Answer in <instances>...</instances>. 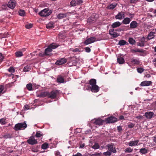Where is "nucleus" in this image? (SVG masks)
Here are the masks:
<instances>
[{"instance_id": "1", "label": "nucleus", "mask_w": 156, "mask_h": 156, "mask_svg": "<svg viewBox=\"0 0 156 156\" xmlns=\"http://www.w3.org/2000/svg\"><path fill=\"white\" fill-rule=\"evenodd\" d=\"M58 45L56 44L52 43L50 44L48 47L45 50L44 54L43 55L39 54V55L42 56H44V54L47 55H49L50 54V53L52 51L53 49H55L58 47Z\"/></svg>"}, {"instance_id": "2", "label": "nucleus", "mask_w": 156, "mask_h": 156, "mask_svg": "<svg viewBox=\"0 0 156 156\" xmlns=\"http://www.w3.org/2000/svg\"><path fill=\"white\" fill-rule=\"evenodd\" d=\"M45 93L48 97L52 99H54L58 95L59 92L58 90H54L50 93L45 92Z\"/></svg>"}, {"instance_id": "3", "label": "nucleus", "mask_w": 156, "mask_h": 156, "mask_svg": "<svg viewBox=\"0 0 156 156\" xmlns=\"http://www.w3.org/2000/svg\"><path fill=\"white\" fill-rule=\"evenodd\" d=\"M25 122L23 123H18L16 124L14 127V129L16 130H19L25 129L27 126V125Z\"/></svg>"}, {"instance_id": "4", "label": "nucleus", "mask_w": 156, "mask_h": 156, "mask_svg": "<svg viewBox=\"0 0 156 156\" xmlns=\"http://www.w3.org/2000/svg\"><path fill=\"white\" fill-rule=\"evenodd\" d=\"M51 13V11L48 8H46L41 10L39 13V15L41 16L45 17L49 16Z\"/></svg>"}, {"instance_id": "5", "label": "nucleus", "mask_w": 156, "mask_h": 156, "mask_svg": "<svg viewBox=\"0 0 156 156\" xmlns=\"http://www.w3.org/2000/svg\"><path fill=\"white\" fill-rule=\"evenodd\" d=\"M105 120L107 123H110L117 122V119L113 116H111L105 119Z\"/></svg>"}, {"instance_id": "6", "label": "nucleus", "mask_w": 156, "mask_h": 156, "mask_svg": "<svg viewBox=\"0 0 156 156\" xmlns=\"http://www.w3.org/2000/svg\"><path fill=\"white\" fill-rule=\"evenodd\" d=\"M27 142L30 145L35 144L37 143V140L35 139L34 136H33L27 140Z\"/></svg>"}, {"instance_id": "7", "label": "nucleus", "mask_w": 156, "mask_h": 156, "mask_svg": "<svg viewBox=\"0 0 156 156\" xmlns=\"http://www.w3.org/2000/svg\"><path fill=\"white\" fill-rule=\"evenodd\" d=\"M87 90L90 89L93 92H98L99 90V87L96 84L91 87H89Z\"/></svg>"}, {"instance_id": "8", "label": "nucleus", "mask_w": 156, "mask_h": 156, "mask_svg": "<svg viewBox=\"0 0 156 156\" xmlns=\"http://www.w3.org/2000/svg\"><path fill=\"white\" fill-rule=\"evenodd\" d=\"M96 41V38L95 37H92L86 39L84 42V44L86 45H87Z\"/></svg>"}, {"instance_id": "9", "label": "nucleus", "mask_w": 156, "mask_h": 156, "mask_svg": "<svg viewBox=\"0 0 156 156\" xmlns=\"http://www.w3.org/2000/svg\"><path fill=\"white\" fill-rule=\"evenodd\" d=\"M82 2L83 1L81 0H73L71 2L70 5L72 6H74L82 3Z\"/></svg>"}, {"instance_id": "10", "label": "nucleus", "mask_w": 156, "mask_h": 156, "mask_svg": "<svg viewBox=\"0 0 156 156\" xmlns=\"http://www.w3.org/2000/svg\"><path fill=\"white\" fill-rule=\"evenodd\" d=\"M125 17V12L121 11L119 12L115 16V18L117 19L122 20Z\"/></svg>"}, {"instance_id": "11", "label": "nucleus", "mask_w": 156, "mask_h": 156, "mask_svg": "<svg viewBox=\"0 0 156 156\" xmlns=\"http://www.w3.org/2000/svg\"><path fill=\"white\" fill-rule=\"evenodd\" d=\"M16 2L15 1H9L7 4V6L10 9H12L15 8L16 5Z\"/></svg>"}, {"instance_id": "12", "label": "nucleus", "mask_w": 156, "mask_h": 156, "mask_svg": "<svg viewBox=\"0 0 156 156\" xmlns=\"http://www.w3.org/2000/svg\"><path fill=\"white\" fill-rule=\"evenodd\" d=\"M96 20L94 14H92L88 19L87 22L91 23H94Z\"/></svg>"}, {"instance_id": "13", "label": "nucleus", "mask_w": 156, "mask_h": 156, "mask_svg": "<svg viewBox=\"0 0 156 156\" xmlns=\"http://www.w3.org/2000/svg\"><path fill=\"white\" fill-rule=\"evenodd\" d=\"M66 59L65 58H62L58 60L55 62L57 65H60L63 64L66 62Z\"/></svg>"}, {"instance_id": "14", "label": "nucleus", "mask_w": 156, "mask_h": 156, "mask_svg": "<svg viewBox=\"0 0 156 156\" xmlns=\"http://www.w3.org/2000/svg\"><path fill=\"white\" fill-rule=\"evenodd\" d=\"M107 146L109 151L111 152L115 153L116 152V150L115 148L113 147V144H108Z\"/></svg>"}, {"instance_id": "15", "label": "nucleus", "mask_w": 156, "mask_h": 156, "mask_svg": "<svg viewBox=\"0 0 156 156\" xmlns=\"http://www.w3.org/2000/svg\"><path fill=\"white\" fill-rule=\"evenodd\" d=\"M152 83V82L150 81H144L140 83V85L142 86H148Z\"/></svg>"}, {"instance_id": "16", "label": "nucleus", "mask_w": 156, "mask_h": 156, "mask_svg": "<svg viewBox=\"0 0 156 156\" xmlns=\"http://www.w3.org/2000/svg\"><path fill=\"white\" fill-rule=\"evenodd\" d=\"M95 120L94 123L97 125L100 126L103 124V121L102 119H95Z\"/></svg>"}, {"instance_id": "17", "label": "nucleus", "mask_w": 156, "mask_h": 156, "mask_svg": "<svg viewBox=\"0 0 156 156\" xmlns=\"http://www.w3.org/2000/svg\"><path fill=\"white\" fill-rule=\"evenodd\" d=\"M154 114L153 112H146L145 114V116L148 119H151L153 116Z\"/></svg>"}, {"instance_id": "18", "label": "nucleus", "mask_w": 156, "mask_h": 156, "mask_svg": "<svg viewBox=\"0 0 156 156\" xmlns=\"http://www.w3.org/2000/svg\"><path fill=\"white\" fill-rule=\"evenodd\" d=\"M138 26L137 23L135 21H132L130 24V28L134 29L136 28Z\"/></svg>"}, {"instance_id": "19", "label": "nucleus", "mask_w": 156, "mask_h": 156, "mask_svg": "<svg viewBox=\"0 0 156 156\" xmlns=\"http://www.w3.org/2000/svg\"><path fill=\"white\" fill-rule=\"evenodd\" d=\"M155 34V33L154 32H151L148 34L147 37V40H150L154 38L155 36L154 35Z\"/></svg>"}, {"instance_id": "20", "label": "nucleus", "mask_w": 156, "mask_h": 156, "mask_svg": "<svg viewBox=\"0 0 156 156\" xmlns=\"http://www.w3.org/2000/svg\"><path fill=\"white\" fill-rule=\"evenodd\" d=\"M131 21V19H130V18L126 17L123 19L122 20V23L124 24H128L130 23Z\"/></svg>"}, {"instance_id": "21", "label": "nucleus", "mask_w": 156, "mask_h": 156, "mask_svg": "<svg viewBox=\"0 0 156 156\" xmlns=\"http://www.w3.org/2000/svg\"><path fill=\"white\" fill-rule=\"evenodd\" d=\"M121 25V23L117 21L113 23L112 25V27L113 28H115L119 27Z\"/></svg>"}, {"instance_id": "22", "label": "nucleus", "mask_w": 156, "mask_h": 156, "mask_svg": "<svg viewBox=\"0 0 156 156\" xmlns=\"http://www.w3.org/2000/svg\"><path fill=\"white\" fill-rule=\"evenodd\" d=\"M139 141V140H136L134 141H130L129 142V145L130 146H135L137 145Z\"/></svg>"}, {"instance_id": "23", "label": "nucleus", "mask_w": 156, "mask_h": 156, "mask_svg": "<svg viewBox=\"0 0 156 156\" xmlns=\"http://www.w3.org/2000/svg\"><path fill=\"white\" fill-rule=\"evenodd\" d=\"M131 62L132 63L136 65H138L140 63V61L139 59L134 58H132L131 59Z\"/></svg>"}, {"instance_id": "24", "label": "nucleus", "mask_w": 156, "mask_h": 156, "mask_svg": "<svg viewBox=\"0 0 156 156\" xmlns=\"http://www.w3.org/2000/svg\"><path fill=\"white\" fill-rule=\"evenodd\" d=\"M91 86L96 84V80L94 79H92L89 81V83Z\"/></svg>"}, {"instance_id": "25", "label": "nucleus", "mask_w": 156, "mask_h": 156, "mask_svg": "<svg viewBox=\"0 0 156 156\" xmlns=\"http://www.w3.org/2000/svg\"><path fill=\"white\" fill-rule=\"evenodd\" d=\"M67 13H60L57 15V17L58 19H61L66 17Z\"/></svg>"}, {"instance_id": "26", "label": "nucleus", "mask_w": 156, "mask_h": 156, "mask_svg": "<svg viewBox=\"0 0 156 156\" xmlns=\"http://www.w3.org/2000/svg\"><path fill=\"white\" fill-rule=\"evenodd\" d=\"M57 81L58 83H64V79L62 76H59L57 78Z\"/></svg>"}, {"instance_id": "27", "label": "nucleus", "mask_w": 156, "mask_h": 156, "mask_svg": "<svg viewBox=\"0 0 156 156\" xmlns=\"http://www.w3.org/2000/svg\"><path fill=\"white\" fill-rule=\"evenodd\" d=\"M31 69V67L30 65H27L25 66L23 69V72H27L30 71Z\"/></svg>"}, {"instance_id": "28", "label": "nucleus", "mask_w": 156, "mask_h": 156, "mask_svg": "<svg viewBox=\"0 0 156 156\" xmlns=\"http://www.w3.org/2000/svg\"><path fill=\"white\" fill-rule=\"evenodd\" d=\"M46 27L48 29L52 28L54 27V23L53 22H49L47 24Z\"/></svg>"}, {"instance_id": "29", "label": "nucleus", "mask_w": 156, "mask_h": 156, "mask_svg": "<svg viewBox=\"0 0 156 156\" xmlns=\"http://www.w3.org/2000/svg\"><path fill=\"white\" fill-rule=\"evenodd\" d=\"M117 4L116 3H113L110 4L108 6V8L110 9H113L116 6Z\"/></svg>"}, {"instance_id": "30", "label": "nucleus", "mask_w": 156, "mask_h": 156, "mask_svg": "<svg viewBox=\"0 0 156 156\" xmlns=\"http://www.w3.org/2000/svg\"><path fill=\"white\" fill-rule=\"evenodd\" d=\"M117 62L119 64H123L124 62V59L122 57H119L117 58Z\"/></svg>"}, {"instance_id": "31", "label": "nucleus", "mask_w": 156, "mask_h": 156, "mask_svg": "<svg viewBox=\"0 0 156 156\" xmlns=\"http://www.w3.org/2000/svg\"><path fill=\"white\" fill-rule=\"evenodd\" d=\"M69 51H72L74 52H79L80 51V50L79 48H76L75 49L70 48L69 49Z\"/></svg>"}, {"instance_id": "32", "label": "nucleus", "mask_w": 156, "mask_h": 156, "mask_svg": "<svg viewBox=\"0 0 156 156\" xmlns=\"http://www.w3.org/2000/svg\"><path fill=\"white\" fill-rule=\"evenodd\" d=\"M140 152L142 154H145L147 153V150L145 148H141L140 150Z\"/></svg>"}, {"instance_id": "33", "label": "nucleus", "mask_w": 156, "mask_h": 156, "mask_svg": "<svg viewBox=\"0 0 156 156\" xmlns=\"http://www.w3.org/2000/svg\"><path fill=\"white\" fill-rule=\"evenodd\" d=\"M126 42L124 40H122L119 41L118 44L121 46L124 45L126 44Z\"/></svg>"}, {"instance_id": "34", "label": "nucleus", "mask_w": 156, "mask_h": 156, "mask_svg": "<svg viewBox=\"0 0 156 156\" xmlns=\"http://www.w3.org/2000/svg\"><path fill=\"white\" fill-rule=\"evenodd\" d=\"M15 55L17 57H20L23 55L22 52L20 51L16 52Z\"/></svg>"}, {"instance_id": "35", "label": "nucleus", "mask_w": 156, "mask_h": 156, "mask_svg": "<svg viewBox=\"0 0 156 156\" xmlns=\"http://www.w3.org/2000/svg\"><path fill=\"white\" fill-rule=\"evenodd\" d=\"M19 15L21 16H24L25 15V12L24 10H20L19 11Z\"/></svg>"}, {"instance_id": "36", "label": "nucleus", "mask_w": 156, "mask_h": 156, "mask_svg": "<svg viewBox=\"0 0 156 156\" xmlns=\"http://www.w3.org/2000/svg\"><path fill=\"white\" fill-rule=\"evenodd\" d=\"M129 43L132 44H133L135 43V41L132 38H129L128 41Z\"/></svg>"}, {"instance_id": "37", "label": "nucleus", "mask_w": 156, "mask_h": 156, "mask_svg": "<svg viewBox=\"0 0 156 156\" xmlns=\"http://www.w3.org/2000/svg\"><path fill=\"white\" fill-rule=\"evenodd\" d=\"M41 132L40 131H37L36 132L35 136L37 137H40L43 136V134L41 133Z\"/></svg>"}, {"instance_id": "38", "label": "nucleus", "mask_w": 156, "mask_h": 156, "mask_svg": "<svg viewBox=\"0 0 156 156\" xmlns=\"http://www.w3.org/2000/svg\"><path fill=\"white\" fill-rule=\"evenodd\" d=\"M133 150L130 147H128L126 148L125 150V152L126 153H130L133 151Z\"/></svg>"}, {"instance_id": "39", "label": "nucleus", "mask_w": 156, "mask_h": 156, "mask_svg": "<svg viewBox=\"0 0 156 156\" xmlns=\"http://www.w3.org/2000/svg\"><path fill=\"white\" fill-rule=\"evenodd\" d=\"M3 137L5 139L11 138L12 137V136L10 134H7L4 136Z\"/></svg>"}, {"instance_id": "40", "label": "nucleus", "mask_w": 156, "mask_h": 156, "mask_svg": "<svg viewBox=\"0 0 156 156\" xmlns=\"http://www.w3.org/2000/svg\"><path fill=\"white\" fill-rule=\"evenodd\" d=\"M26 87L28 90H32V84L31 83L27 84Z\"/></svg>"}, {"instance_id": "41", "label": "nucleus", "mask_w": 156, "mask_h": 156, "mask_svg": "<svg viewBox=\"0 0 156 156\" xmlns=\"http://www.w3.org/2000/svg\"><path fill=\"white\" fill-rule=\"evenodd\" d=\"M99 148V146L98 144L96 143L92 146V148L95 149H96Z\"/></svg>"}, {"instance_id": "42", "label": "nucleus", "mask_w": 156, "mask_h": 156, "mask_svg": "<svg viewBox=\"0 0 156 156\" xmlns=\"http://www.w3.org/2000/svg\"><path fill=\"white\" fill-rule=\"evenodd\" d=\"M5 119L3 118L0 119V123L2 125H5L6 124Z\"/></svg>"}, {"instance_id": "43", "label": "nucleus", "mask_w": 156, "mask_h": 156, "mask_svg": "<svg viewBox=\"0 0 156 156\" xmlns=\"http://www.w3.org/2000/svg\"><path fill=\"white\" fill-rule=\"evenodd\" d=\"M48 147V144L47 143H44L42 145V148L43 149H46Z\"/></svg>"}, {"instance_id": "44", "label": "nucleus", "mask_w": 156, "mask_h": 156, "mask_svg": "<svg viewBox=\"0 0 156 156\" xmlns=\"http://www.w3.org/2000/svg\"><path fill=\"white\" fill-rule=\"evenodd\" d=\"M148 40L147 37L146 38L144 37H142L140 38L141 42L144 43L146 42Z\"/></svg>"}, {"instance_id": "45", "label": "nucleus", "mask_w": 156, "mask_h": 156, "mask_svg": "<svg viewBox=\"0 0 156 156\" xmlns=\"http://www.w3.org/2000/svg\"><path fill=\"white\" fill-rule=\"evenodd\" d=\"M112 152L110 151H107L106 152H104L103 154L106 156H110Z\"/></svg>"}, {"instance_id": "46", "label": "nucleus", "mask_w": 156, "mask_h": 156, "mask_svg": "<svg viewBox=\"0 0 156 156\" xmlns=\"http://www.w3.org/2000/svg\"><path fill=\"white\" fill-rule=\"evenodd\" d=\"M137 70L138 73H141L144 71V69L142 68H138L137 69Z\"/></svg>"}, {"instance_id": "47", "label": "nucleus", "mask_w": 156, "mask_h": 156, "mask_svg": "<svg viewBox=\"0 0 156 156\" xmlns=\"http://www.w3.org/2000/svg\"><path fill=\"white\" fill-rule=\"evenodd\" d=\"M8 71L10 73H13L15 72V69L12 67H10L8 69Z\"/></svg>"}, {"instance_id": "48", "label": "nucleus", "mask_w": 156, "mask_h": 156, "mask_svg": "<svg viewBox=\"0 0 156 156\" xmlns=\"http://www.w3.org/2000/svg\"><path fill=\"white\" fill-rule=\"evenodd\" d=\"M111 35L114 37H116L119 36V34L117 33L114 32Z\"/></svg>"}, {"instance_id": "49", "label": "nucleus", "mask_w": 156, "mask_h": 156, "mask_svg": "<svg viewBox=\"0 0 156 156\" xmlns=\"http://www.w3.org/2000/svg\"><path fill=\"white\" fill-rule=\"evenodd\" d=\"M127 15L129 16L130 18V19H131L134 16V15L133 14H131L130 13H128L127 14Z\"/></svg>"}, {"instance_id": "50", "label": "nucleus", "mask_w": 156, "mask_h": 156, "mask_svg": "<svg viewBox=\"0 0 156 156\" xmlns=\"http://www.w3.org/2000/svg\"><path fill=\"white\" fill-rule=\"evenodd\" d=\"M33 26L32 24H28L26 25L25 27L27 29H30Z\"/></svg>"}, {"instance_id": "51", "label": "nucleus", "mask_w": 156, "mask_h": 156, "mask_svg": "<svg viewBox=\"0 0 156 156\" xmlns=\"http://www.w3.org/2000/svg\"><path fill=\"white\" fill-rule=\"evenodd\" d=\"M84 49L85 51L87 52H90L91 51L90 49L88 47H86L84 48Z\"/></svg>"}, {"instance_id": "52", "label": "nucleus", "mask_w": 156, "mask_h": 156, "mask_svg": "<svg viewBox=\"0 0 156 156\" xmlns=\"http://www.w3.org/2000/svg\"><path fill=\"white\" fill-rule=\"evenodd\" d=\"M144 43L141 42H140L137 43V45L141 47L144 46Z\"/></svg>"}, {"instance_id": "53", "label": "nucleus", "mask_w": 156, "mask_h": 156, "mask_svg": "<svg viewBox=\"0 0 156 156\" xmlns=\"http://www.w3.org/2000/svg\"><path fill=\"white\" fill-rule=\"evenodd\" d=\"M3 58L4 56L1 53H0V63L2 62Z\"/></svg>"}, {"instance_id": "54", "label": "nucleus", "mask_w": 156, "mask_h": 156, "mask_svg": "<svg viewBox=\"0 0 156 156\" xmlns=\"http://www.w3.org/2000/svg\"><path fill=\"white\" fill-rule=\"evenodd\" d=\"M24 109L26 110H28L30 108V107L28 105H26L24 106Z\"/></svg>"}, {"instance_id": "55", "label": "nucleus", "mask_w": 156, "mask_h": 156, "mask_svg": "<svg viewBox=\"0 0 156 156\" xmlns=\"http://www.w3.org/2000/svg\"><path fill=\"white\" fill-rule=\"evenodd\" d=\"M4 88V87L3 86H2V85L0 86V94L3 91Z\"/></svg>"}, {"instance_id": "56", "label": "nucleus", "mask_w": 156, "mask_h": 156, "mask_svg": "<svg viewBox=\"0 0 156 156\" xmlns=\"http://www.w3.org/2000/svg\"><path fill=\"white\" fill-rule=\"evenodd\" d=\"M109 34L110 35H112V34L114 32V29H111L110 30H109Z\"/></svg>"}, {"instance_id": "57", "label": "nucleus", "mask_w": 156, "mask_h": 156, "mask_svg": "<svg viewBox=\"0 0 156 156\" xmlns=\"http://www.w3.org/2000/svg\"><path fill=\"white\" fill-rule=\"evenodd\" d=\"M134 126V124L133 123H130L128 125V127L130 128H132Z\"/></svg>"}, {"instance_id": "58", "label": "nucleus", "mask_w": 156, "mask_h": 156, "mask_svg": "<svg viewBox=\"0 0 156 156\" xmlns=\"http://www.w3.org/2000/svg\"><path fill=\"white\" fill-rule=\"evenodd\" d=\"M82 155L80 153H77V154H73L72 156H82Z\"/></svg>"}, {"instance_id": "59", "label": "nucleus", "mask_w": 156, "mask_h": 156, "mask_svg": "<svg viewBox=\"0 0 156 156\" xmlns=\"http://www.w3.org/2000/svg\"><path fill=\"white\" fill-rule=\"evenodd\" d=\"M136 118L137 119H143V116L141 115H139L138 116H136Z\"/></svg>"}, {"instance_id": "60", "label": "nucleus", "mask_w": 156, "mask_h": 156, "mask_svg": "<svg viewBox=\"0 0 156 156\" xmlns=\"http://www.w3.org/2000/svg\"><path fill=\"white\" fill-rule=\"evenodd\" d=\"M117 129L118 131L119 132L122 130V127L120 126H119L117 127Z\"/></svg>"}, {"instance_id": "61", "label": "nucleus", "mask_w": 156, "mask_h": 156, "mask_svg": "<svg viewBox=\"0 0 156 156\" xmlns=\"http://www.w3.org/2000/svg\"><path fill=\"white\" fill-rule=\"evenodd\" d=\"M55 154L56 156L60 155V152L58 151H56L55 152Z\"/></svg>"}, {"instance_id": "62", "label": "nucleus", "mask_w": 156, "mask_h": 156, "mask_svg": "<svg viewBox=\"0 0 156 156\" xmlns=\"http://www.w3.org/2000/svg\"><path fill=\"white\" fill-rule=\"evenodd\" d=\"M7 5L6 4H3L2 5V8L3 9H5L7 7Z\"/></svg>"}, {"instance_id": "63", "label": "nucleus", "mask_w": 156, "mask_h": 156, "mask_svg": "<svg viewBox=\"0 0 156 156\" xmlns=\"http://www.w3.org/2000/svg\"><path fill=\"white\" fill-rule=\"evenodd\" d=\"M133 51H132V52H140L141 51L139 50V49H137L136 50H133Z\"/></svg>"}, {"instance_id": "64", "label": "nucleus", "mask_w": 156, "mask_h": 156, "mask_svg": "<svg viewBox=\"0 0 156 156\" xmlns=\"http://www.w3.org/2000/svg\"><path fill=\"white\" fill-rule=\"evenodd\" d=\"M101 153H95L94 154H93V156H96L98 155H100Z\"/></svg>"}]
</instances>
